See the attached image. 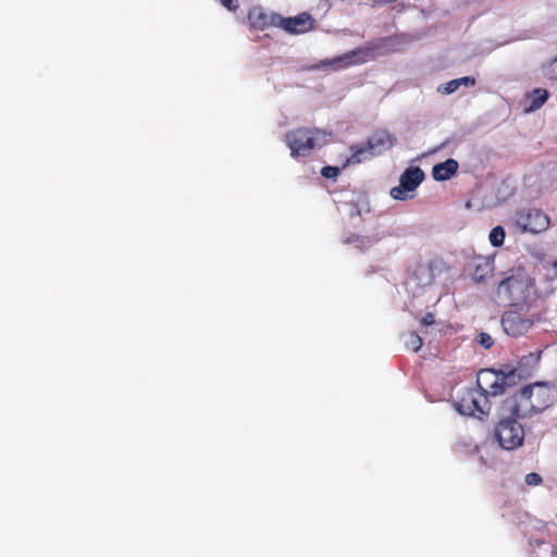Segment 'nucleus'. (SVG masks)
<instances>
[{
  "label": "nucleus",
  "instance_id": "obj_1",
  "mask_svg": "<svg viewBox=\"0 0 557 557\" xmlns=\"http://www.w3.org/2000/svg\"><path fill=\"white\" fill-rule=\"evenodd\" d=\"M496 293L500 301L519 310H529L537 299L535 281L522 267L510 269Z\"/></svg>",
  "mask_w": 557,
  "mask_h": 557
},
{
  "label": "nucleus",
  "instance_id": "obj_2",
  "mask_svg": "<svg viewBox=\"0 0 557 557\" xmlns=\"http://www.w3.org/2000/svg\"><path fill=\"white\" fill-rule=\"evenodd\" d=\"M326 133L317 127H297L287 132L284 141L290 150V157H308L325 143Z\"/></svg>",
  "mask_w": 557,
  "mask_h": 557
},
{
  "label": "nucleus",
  "instance_id": "obj_3",
  "mask_svg": "<svg viewBox=\"0 0 557 557\" xmlns=\"http://www.w3.org/2000/svg\"><path fill=\"white\" fill-rule=\"evenodd\" d=\"M392 51V39L388 37L381 38L375 41H368L363 46L335 59L333 62H345L346 66L358 65L373 61L379 57L387 55Z\"/></svg>",
  "mask_w": 557,
  "mask_h": 557
},
{
  "label": "nucleus",
  "instance_id": "obj_4",
  "mask_svg": "<svg viewBox=\"0 0 557 557\" xmlns=\"http://www.w3.org/2000/svg\"><path fill=\"white\" fill-rule=\"evenodd\" d=\"M454 407L460 414L480 420L485 419L492 408L488 397L475 387L462 391L455 399Z\"/></svg>",
  "mask_w": 557,
  "mask_h": 557
},
{
  "label": "nucleus",
  "instance_id": "obj_5",
  "mask_svg": "<svg viewBox=\"0 0 557 557\" xmlns=\"http://www.w3.org/2000/svg\"><path fill=\"white\" fill-rule=\"evenodd\" d=\"M519 419L503 414L495 426V437L499 446L506 450L520 447L524 440V429L518 422Z\"/></svg>",
  "mask_w": 557,
  "mask_h": 557
},
{
  "label": "nucleus",
  "instance_id": "obj_6",
  "mask_svg": "<svg viewBox=\"0 0 557 557\" xmlns=\"http://www.w3.org/2000/svg\"><path fill=\"white\" fill-rule=\"evenodd\" d=\"M515 371L504 374L492 369H483L478 373L476 389L482 391L486 397L505 393L506 386L513 382Z\"/></svg>",
  "mask_w": 557,
  "mask_h": 557
},
{
  "label": "nucleus",
  "instance_id": "obj_7",
  "mask_svg": "<svg viewBox=\"0 0 557 557\" xmlns=\"http://www.w3.org/2000/svg\"><path fill=\"white\" fill-rule=\"evenodd\" d=\"M502 414L517 419H525L536 414L531 396L525 393V386L504 400Z\"/></svg>",
  "mask_w": 557,
  "mask_h": 557
},
{
  "label": "nucleus",
  "instance_id": "obj_8",
  "mask_svg": "<svg viewBox=\"0 0 557 557\" xmlns=\"http://www.w3.org/2000/svg\"><path fill=\"white\" fill-rule=\"evenodd\" d=\"M515 223L522 232L541 233L548 228L549 218L540 209H521L516 212Z\"/></svg>",
  "mask_w": 557,
  "mask_h": 557
},
{
  "label": "nucleus",
  "instance_id": "obj_9",
  "mask_svg": "<svg viewBox=\"0 0 557 557\" xmlns=\"http://www.w3.org/2000/svg\"><path fill=\"white\" fill-rule=\"evenodd\" d=\"M536 413L549 408L557 399V387L547 382H536L525 386Z\"/></svg>",
  "mask_w": 557,
  "mask_h": 557
},
{
  "label": "nucleus",
  "instance_id": "obj_10",
  "mask_svg": "<svg viewBox=\"0 0 557 557\" xmlns=\"http://www.w3.org/2000/svg\"><path fill=\"white\" fill-rule=\"evenodd\" d=\"M424 180V172L419 166H410L405 170L399 178V185L391 189V196L396 200L412 198V193Z\"/></svg>",
  "mask_w": 557,
  "mask_h": 557
},
{
  "label": "nucleus",
  "instance_id": "obj_11",
  "mask_svg": "<svg viewBox=\"0 0 557 557\" xmlns=\"http://www.w3.org/2000/svg\"><path fill=\"white\" fill-rule=\"evenodd\" d=\"M500 324L508 336L519 337L532 329L534 320L525 315H502Z\"/></svg>",
  "mask_w": 557,
  "mask_h": 557
},
{
  "label": "nucleus",
  "instance_id": "obj_12",
  "mask_svg": "<svg viewBox=\"0 0 557 557\" xmlns=\"http://www.w3.org/2000/svg\"><path fill=\"white\" fill-rule=\"evenodd\" d=\"M250 27L256 30H265L272 26L278 27L280 14L255 7L248 12Z\"/></svg>",
  "mask_w": 557,
  "mask_h": 557
},
{
  "label": "nucleus",
  "instance_id": "obj_13",
  "mask_svg": "<svg viewBox=\"0 0 557 557\" xmlns=\"http://www.w3.org/2000/svg\"><path fill=\"white\" fill-rule=\"evenodd\" d=\"M313 26V20L310 14L301 13L294 17H283L280 15L278 27L288 34H304Z\"/></svg>",
  "mask_w": 557,
  "mask_h": 557
},
{
  "label": "nucleus",
  "instance_id": "obj_14",
  "mask_svg": "<svg viewBox=\"0 0 557 557\" xmlns=\"http://www.w3.org/2000/svg\"><path fill=\"white\" fill-rule=\"evenodd\" d=\"M370 156H380L391 149L396 144L394 135L387 131H377L368 139Z\"/></svg>",
  "mask_w": 557,
  "mask_h": 557
},
{
  "label": "nucleus",
  "instance_id": "obj_15",
  "mask_svg": "<svg viewBox=\"0 0 557 557\" xmlns=\"http://www.w3.org/2000/svg\"><path fill=\"white\" fill-rule=\"evenodd\" d=\"M473 268L472 276L475 282H484L492 276L494 272V257L475 256L469 262Z\"/></svg>",
  "mask_w": 557,
  "mask_h": 557
},
{
  "label": "nucleus",
  "instance_id": "obj_16",
  "mask_svg": "<svg viewBox=\"0 0 557 557\" xmlns=\"http://www.w3.org/2000/svg\"><path fill=\"white\" fill-rule=\"evenodd\" d=\"M458 166V162L454 159L437 163L432 170L433 178L438 182L447 181L457 173Z\"/></svg>",
  "mask_w": 557,
  "mask_h": 557
},
{
  "label": "nucleus",
  "instance_id": "obj_17",
  "mask_svg": "<svg viewBox=\"0 0 557 557\" xmlns=\"http://www.w3.org/2000/svg\"><path fill=\"white\" fill-rule=\"evenodd\" d=\"M350 151L351 154L346 164H359L372 157L369 154L368 143L366 145H354L350 147Z\"/></svg>",
  "mask_w": 557,
  "mask_h": 557
},
{
  "label": "nucleus",
  "instance_id": "obj_18",
  "mask_svg": "<svg viewBox=\"0 0 557 557\" xmlns=\"http://www.w3.org/2000/svg\"><path fill=\"white\" fill-rule=\"evenodd\" d=\"M530 106L525 109L527 112L535 111L540 109L547 100L548 92L542 88H535L530 95Z\"/></svg>",
  "mask_w": 557,
  "mask_h": 557
},
{
  "label": "nucleus",
  "instance_id": "obj_19",
  "mask_svg": "<svg viewBox=\"0 0 557 557\" xmlns=\"http://www.w3.org/2000/svg\"><path fill=\"white\" fill-rule=\"evenodd\" d=\"M404 336V341H405V345L408 349L417 352L418 350H420V348L422 347V338L421 336L416 333V332H408L406 334L403 335Z\"/></svg>",
  "mask_w": 557,
  "mask_h": 557
},
{
  "label": "nucleus",
  "instance_id": "obj_20",
  "mask_svg": "<svg viewBox=\"0 0 557 557\" xmlns=\"http://www.w3.org/2000/svg\"><path fill=\"white\" fill-rule=\"evenodd\" d=\"M505 237V230L500 225L493 227L488 235L490 243L494 247H500L504 244Z\"/></svg>",
  "mask_w": 557,
  "mask_h": 557
},
{
  "label": "nucleus",
  "instance_id": "obj_21",
  "mask_svg": "<svg viewBox=\"0 0 557 557\" xmlns=\"http://www.w3.org/2000/svg\"><path fill=\"white\" fill-rule=\"evenodd\" d=\"M543 268L545 270V276L548 280L553 281L557 278V259L546 262L543 264Z\"/></svg>",
  "mask_w": 557,
  "mask_h": 557
},
{
  "label": "nucleus",
  "instance_id": "obj_22",
  "mask_svg": "<svg viewBox=\"0 0 557 557\" xmlns=\"http://www.w3.org/2000/svg\"><path fill=\"white\" fill-rule=\"evenodd\" d=\"M476 342L480 346L485 349H490L494 345V339L492 336L485 332H481L476 336Z\"/></svg>",
  "mask_w": 557,
  "mask_h": 557
},
{
  "label": "nucleus",
  "instance_id": "obj_23",
  "mask_svg": "<svg viewBox=\"0 0 557 557\" xmlns=\"http://www.w3.org/2000/svg\"><path fill=\"white\" fill-rule=\"evenodd\" d=\"M339 168L326 165L321 170V175L325 178L336 180L339 175Z\"/></svg>",
  "mask_w": 557,
  "mask_h": 557
},
{
  "label": "nucleus",
  "instance_id": "obj_24",
  "mask_svg": "<svg viewBox=\"0 0 557 557\" xmlns=\"http://www.w3.org/2000/svg\"><path fill=\"white\" fill-rule=\"evenodd\" d=\"M460 87L459 83L456 79H451L445 85L438 87V91L443 94H453Z\"/></svg>",
  "mask_w": 557,
  "mask_h": 557
},
{
  "label": "nucleus",
  "instance_id": "obj_25",
  "mask_svg": "<svg viewBox=\"0 0 557 557\" xmlns=\"http://www.w3.org/2000/svg\"><path fill=\"white\" fill-rule=\"evenodd\" d=\"M542 481V476L536 472H531L525 476V483L530 486H537Z\"/></svg>",
  "mask_w": 557,
  "mask_h": 557
},
{
  "label": "nucleus",
  "instance_id": "obj_26",
  "mask_svg": "<svg viewBox=\"0 0 557 557\" xmlns=\"http://www.w3.org/2000/svg\"><path fill=\"white\" fill-rule=\"evenodd\" d=\"M221 4L230 11H236L238 9V3L235 0H219Z\"/></svg>",
  "mask_w": 557,
  "mask_h": 557
},
{
  "label": "nucleus",
  "instance_id": "obj_27",
  "mask_svg": "<svg viewBox=\"0 0 557 557\" xmlns=\"http://www.w3.org/2000/svg\"><path fill=\"white\" fill-rule=\"evenodd\" d=\"M456 82H458L460 86H462V85L463 86H474L475 85V79L470 76L456 78Z\"/></svg>",
  "mask_w": 557,
  "mask_h": 557
},
{
  "label": "nucleus",
  "instance_id": "obj_28",
  "mask_svg": "<svg viewBox=\"0 0 557 557\" xmlns=\"http://www.w3.org/2000/svg\"><path fill=\"white\" fill-rule=\"evenodd\" d=\"M434 317L435 315H424L422 319H421V325L422 326H431L435 323V320H434Z\"/></svg>",
  "mask_w": 557,
  "mask_h": 557
},
{
  "label": "nucleus",
  "instance_id": "obj_29",
  "mask_svg": "<svg viewBox=\"0 0 557 557\" xmlns=\"http://www.w3.org/2000/svg\"><path fill=\"white\" fill-rule=\"evenodd\" d=\"M554 555H556V556H557V548L554 550Z\"/></svg>",
  "mask_w": 557,
  "mask_h": 557
}]
</instances>
